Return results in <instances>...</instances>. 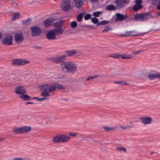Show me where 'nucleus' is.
I'll return each mask as SVG.
<instances>
[{"instance_id":"nucleus-51","label":"nucleus","mask_w":160,"mask_h":160,"mask_svg":"<svg viewBox=\"0 0 160 160\" xmlns=\"http://www.w3.org/2000/svg\"><path fill=\"white\" fill-rule=\"evenodd\" d=\"M120 127L121 128H122L123 129H126V128H127V127H122V126H120Z\"/></svg>"},{"instance_id":"nucleus-46","label":"nucleus","mask_w":160,"mask_h":160,"mask_svg":"<svg viewBox=\"0 0 160 160\" xmlns=\"http://www.w3.org/2000/svg\"><path fill=\"white\" fill-rule=\"evenodd\" d=\"M123 4L128 3L129 2V0H121Z\"/></svg>"},{"instance_id":"nucleus-35","label":"nucleus","mask_w":160,"mask_h":160,"mask_svg":"<svg viewBox=\"0 0 160 160\" xmlns=\"http://www.w3.org/2000/svg\"><path fill=\"white\" fill-rule=\"evenodd\" d=\"M42 92L41 93V96L42 97H43V98H37V100L39 101V102H41L43 101H45L46 100V98H45L46 97H44V96L42 95Z\"/></svg>"},{"instance_id":"nucleus-53","label":"nucleus","mask_w":160,"mask_h":160,"mask_svg":"<svg viewBox=\"0 0 160 160\" xmlns=\"http://www.w3.org/2000/svg\"><path fill=\"white\" fill-rule=\"evenodd\" d=\"M4 139L3 138H0V142L2 141V140H4Z\"/></svg>"},{"instance_id":"nucleus-48","label":"nucleus","mask_w":160,"mask_h":160,"mask_svg":"<svg viewBox=\"0 0 160 160\" xmlns=\"http://www.w3.org/2000/svg\"><path fill=\"white\" fill-rule=\"evenodd\" d=\"M14 160H27L22 158H15Z\"/></svg>"},{"instance_id":"nucleus-45","label":"nucleus","mask_w":160,"mask_h":160,"mask_svg":"<svg viewBox=\"0 0 160 160\" xmlns=\"http://www.w3.org/2000/svg\"><path fill=\"white\" fill-rule=\"evenodd\" d=\"M142 1L141 0H136L135 2L136 5H140V4L141 3Z\"/></svg>"},{"instance_id":"nucleus-17","label":"nucleus","mask_w":160,"mask_h":160,"mask_svg":"<svg viewBox=\"0 0 160 160\" xmlns=\"http://www.w3.org/2000/svg\"><path fill=\"white\" fill-rule=\"evenodd\" d=\"M31 127L28 126H24L21 127L22 133H26L29 132L31 130Z\"/></svg>"},{"instance_id":"nucleus-38","label":"nucleus","mask_w":160,"mask_h":160,"mask_svg":"<svg viewBox=\"0 0 160 160\" xmlns=\"http://www.w3.org/2000/svg\"><path fill=\"white\" fill-rule=\"evenodd\" d=\"M71 25L72 28H74L77 27V24L76 22L73 21L71 22Z\"/></svg>"},{"instance_id":"nucleus-49","label":"nucleus","mask_w":160,"mask_h":160,"mask_svg":"<svg viewBox=\"0 0 160 160\" xmlns=\"http://www.w3.org/2000/svg\"><path fill=\"white\" fill-rule=\"evenodd\" d=\"M136 32L135 31H128V32H127L126 33H132L134 32Z\"/></svg>"},{"instance_id":"nucleus-13","label":"nucleus","mask_w":160,"mask_h":160,"mask_svg":"<svg viewBox=\"0 0 160 160\" xmlns=\"http://www.w3.org/2000/svg\"><path fill=\"white\" fill-rule=\"evenodd\" d=\"M31 29L32 32V35L33 36H37L39 35L41 32V30L38 27H32Z\"/></svg>"},{"instance_id":"nucleus-9","label":"nucleus","mask_w":160,"mask_h":160,"mask_svg":"<svg viewBox=\"0 0 160 160\" xmlns=\"http://www.w3.org/2000/svg\"><path fill=\"white\" fill-rule=\"evenodd\" d=\"M12 37L11 35L6 36L2 39V43L5 45H10L12 44Z\"/></svg>"},{"instance_id":"nucleus-30","label":"nucleus","mask_w":160,"mask_h":160,"mask_svg":"<svg viewBox=\"0 0 160 160\" xmlns=\"http://www.w3.org/2000/svg\"><path fill=\"white\" fill-rule=\"evenodd\" d=\"M31 22V19L28 18L26 20L23 21L22 23L25 25H28L30 24Z\"/></svg>"},{"instance_id":"nucleus-18","label":"nucleus","mask_w":160,"mask_h":160,"mask_svg":"<svg viewBox=\"0 0 160 160\" xmlns=\"http://www.w3.org/2000/svg\"><path fill=\"white\" fill-rule=\"evenodd\" d=\"M117 18L116 20L118 22V21H122L127 18V16L125 15H122L119 13H117L116 14Z\"/></svg>"},{"instance_id":"nucleus-31","label":"nucleus","mask_w":160,"mask_h":160,"mask_svg":"<svg viewBox=\"0 0 160 160\" xmlns=\"http://www.w3.org/2000/svg\"><path fill=\"white\" fill-rule=\"evenodd\" d=\"M141 8V6L139 5H135L133 7V9L136 11L140 9Z\"/></svg>"},{"instance_id":"nucleus-16","label":"nucleus","mask_w":160,"mask_h":160,"mask_svg":"<svg viewBox=\"0 0 160 160\" xmlns=\"http://www.w3.org/2000/svg\"><path fill=\"white\" fill-rule=\"evenodd\" d=\"M149 78L151 80L154 79L156 78L160 79V73H151L148 75Z\"/></svg>"},{"instance_id":"nucleus-27","label":"nucleus","mask_w":160,"mask_h":160,"mask_svg":"<svg viewBox=\"0 0 160 160\" xmlns=\"http://www.w3.org/2000/svg\"><path fill=\"white\" fill-rule=\"evenodd\" d=\"M77 53L76 51L75 50H72L67 52L66 54L68 55L67 56H71Z\"/></svg>"},{"instance_id":"nucleus-42","label":"nucleus","mask_w":160,"mask_h":160,"mask_svg":"<svg viewBox=\"0 0 160 160\" xmlns=\"http://www.w3.org/2000/svg\"><path fill=\"white\" fill-rule=\"evenodd\" d=\"M91 17V15L90 14H86L84 16V18L85 20H87L89 19Z\"/></svg>"},{"instance_id":"nucleus-23","label":"nucleus","mask_w":160,"mask_h":160,"mask_svg":"<svg viewBox=\"0 0 160 160\" xmlns=\"http://www.w3.org/2000/svg\"><path fill=\"white\" fill-rule=\"evenodd\" d=\"M12 18L11 20H12L18 19L21 17L20 14L18 12H17L15 13L12 14Z\"/></svg>"},{"instance_id":"nucleus-52","label":"nucleus","mask_w":160,"mask_h":160,"mask_svg":"<svg viewBox=\"0 0 160 160\" xmlns=\"http://www.w3.org/2000/svg\"><path fill=\"white\" fill-rule=\"evenodd\" d=\"M127 128H131L132 127V126H128L127 127Z\"/></svg>"},{"instance_id":"nucleus-15","label":"nucleus","mask_w":160,"mask_h":160,"mask_svg":"<svg viewBox=\"0 0 160 160\" xmlns=\"http://www.w3.org/2000/svg\"><path fill=\"white\" fill-rule=\"evenodd\" d=\"M70 62H62L61 64V67L62 71L64 72H68Z\"/></svg>"},{"instance_id":"nucleus-47","label":"nucleus","mask_w":160,"mask_h":160,"mask_svg":"<svg viewBox=\"0 0 160 160\" xmlns=\"http://www.w3.org/2000/svg\"><path fill=\"white\" fill-rule=\"evenodd\" d=\"M141 50H139L138 51H136L133 52H132V53L134 54H136L139 53H140L141 52Z\"/></svg>"},{"instance_id":"nucleus-5","label":"nucleus","mask_w":160,"mask_h":160,"mask_svg":"<svg viewBox=\"0 0 160 160\" xmlns=\"http://www.w3.org/2000/svg\"><path fill=\"white\" fill-rule=\"evenodd\" d=\"M61 8L63 11L67 12L71 8V2L69 0H62L60 5Z\"/></svg>"},{"instance_id":"nucleus-44","label":"nucleus","mask_w":160,"mask_h":160,"mask_svg":"<svg viewBox=\"0 0 160 160\" xmlns=\"http://www.w3.org/2000/svg\"><path fill=\"white\" fill-rule=\"evenodd\" d=\"M69 135L71 136L75 137L77 135V134L76 133H73L72 132H70L69 133Z\"/></svg>"},{"instance_id":"nucleus-36","label":"nucleus","mask_w":160,"mask_h":160,"mask_svg":"<svg viewBox=\"0 0 160 160\" xmlns=\"http://www.w3.org/2000/svg\"><path fill=\"white\" fill-rule=\"evenodd\" d=\"M92 22L94 24H97L98 23V20L95 18H92L91 19Z\"/></svg>"},{"instance_id":"nucleus-37","label":"nucleus","mask_w":160,"mask_h":160,"mask_svg":"<svg viewBox=\"0 0 160 160\" xmlns=\"http://www.w3.org/2000/svg\"><path fill=\"white\" fill-rule=\"evenodd\" d=\"M142 34L141 33H138V34H131V35H127V34H121L120 36H126L128 35V36H138L141 35H142Z\"/></svg>"},{"instance_id":"nucleus-1","label":"nucleus","mask_w":160,"mask_h":160,"mask_svg":"<svg viewBox=\"0 0 160 160\" xmlns=\"http://www.w3.org/2000/svg\"><path fill=\"white\" fill-rule=\"evenodd\" d=\"M56 88L62 90H65L64 87L60 84H47L42 87V95L44 97L49 96L50 93L55 90Z\"/></svg>"},{"instance_id":"nucleus-55","label":"nucleus","mask_w":160,"mask_h":160,"mask_svg":"<svg viewBox=\"0 0 160 160\" xmlns=\"http://www.w3.org/2000/svg\"><path fill=\"white\" fill-rule=\"evenodd\" d=\"M91 0L94 2H97L98 0Z\"/></svg>"},{"instance_id":"nucleus-28","label":"nucleus","mask_w":160,"mask_h":160,"mask_svg":"<svg viewBox=\"0 0 160 160\" xmlns=\"http://www.w3.org/2000/svg\"><path fill=\"white\" fill-rule=\"evenodd\" d=\"M114 83L119 85H128V84L124 81H116L113 82Z\"/></svg>"},{"instance_id":"nucleus-57","label":"nucleus","mask_w":160,"mask_h":160,"mask_svg":"<svg viewBox=\"0 0 160 160\" xmlns=\"http://www.w3.org/2000/svg\"><path fill=\"white\" fill-rule=\"evenodd\" d=\"M157 16H160V11L158 13Z\"/></svg>"},{"instance_id":"nucleus-8","label":"nucleus","mask_w":160,"mask_h":160,"mask_svg":"<svg viewBox=\"0 0 160 160\" xmlns=\"http://www.w3.org/2000/svg\"><path fill=\"white\" fill-rule=\"evenodd\" d=\"M67 56L64 55L59 56L58 57H52L48 60L53 62L59 63L65 60Z\"/></svg>"},{"instance_id":"nucleus-24","label":"nucleus","mask_w":160,"mask_h":160,"mask_svg":"<svg viewBox=\"0 0 160 160\" xmlns=\"http://www.w3.org/2000/svg\"><path fill=\"white\" fill-rule=\"evenodd\" d=\"M106 9L108 10H116V7L113 5H108L106 7Z\"/></svg>"},{"instance_id":"nucleus-43","label":"nucleus","mask_w":160,"mask_h":160,"mask_svg":"<svg viewBox=\"0 0 160 160\" xmlns=\"http://www.w3.org/2000/svg\"><path fill=\"white\" fill-rule=\"evenodd\" d=\"M121 55H118L117 54H112L111 55V57L114 58H119L120 57Z\"/></svg>"},{"instance_id":"nucleus-22","label":"nucleus","mask_w":160,"mask_h":160,"mask_svg":"<svg viewBox=\"0 0 160 160\" xmlns=\"http://www.w3.org/2000/svg\"><path fill=\"white\" fill-rule=\"evenodd\" d=\"M13 132L16 134H21L22 133L21 127H14L12 129Z\"/></svg>"},{"instance_id":"nucleus-29","label":"nucleus","mask_w":160,"mask_h":160,"mask_svg":"<svg viewBox=\"0 0 160 160\" xmlns=\"http://www.w3.org/2000/svg\"><path fill=\"white\" fill-rule=\"evenodd\" d=\"M84 15V13L83 12H81L79 13L78 15L77 18V20L78 21L80 22L81 21L83 16Z\"/></svg>"},{"instance_id":"nucleus-34","label":"nucleus","mask_w":160,"mask_h":160,"mask_svg":"<svg viewBox=\"0 0 160 160\" xmlns=\"http://www.w3.org/2000/svg\"><path fill=\"white\" fill-rule=\"evenodd\" d=\"M102 13L100 11H97L94 12L92 15L95 17H98L99 16V15H100Z\"/></svg>"},{"instance_id":"nucleus-59","label":"nucleus","mask_w":160,"mask_h":160,"mask_svg":"<svg viewBox=\"0 0 160 160\" xmlns=\"http://www.w3.org/2000/svg\"><path fill=\"white\" fill-rule=\"evenodd\" d=\"M37 98H36V97H34V98H33L35 99H36L37 100Z\"/></svg>"},{"instance_id":"nucleus-25","label":"nucleus","mask_w":160,"mask_h":160,"mask_svg":"<svg viewBox=\"0 0 160 160\" xmlns=\"http://www.w3.org/2000/svg\"><path fill=\"white\" fill-rule=\"evenodd\" d=\"M20 97L24 100H28L30 99V97L28 95L24 94L21 95Z\"/></svg>"},{"instance_id":"nucleus-7","label":"nucleus","mask_w":160,"mask_h":160,"mask_svg":"<svg viewBox=\"0 0 160 160\" xmlns=\"http://www.w3.org/2000/svg\"><path fill=\"white\" fill-rule=\"evenodd\" d=\"M62 25L61 23H56L54 26V29L52 30L56 35L62 34L64 32L63 29L61 28Z\"/></svg>"},{"instance_id":"nucleus-20","label":"nucleus","mask_w":160,"mask_h":160,"mask_svg":"<svg viewBox=\"0 0 160 160\" xmlns=\"http://www.w3.org/2000/svg\"><path fill=\"white\" fill-rule=\"evenodd\" d=\"M117 8L118 9L123 8L124 7L121 0H116L114 2Z\"/></svg>"},{"instance_id":"nucleus-12","label":"nucleus","mask_w":160,"mask_h":160,"mask_svg":"<svg viewBox=\"0 0 160 160\" xmlns=\"http://www.w3.org/2000/svg\"><path fill=\"white\" fill-rule=\"evenodd\" d=\"M56 35L53 30L49 31L46 34L47 38L50 40H53L56 39Z\"/></svg>"},{"instance_id":"nucleus-10","label":"nucleus","mask_w":160,"mask_h":160,"mask_svg":"<svg viewBox=\"0 0 160 160\" xmlns=\"http://www.w3.org/2000/svg\"><path fill=\"white\" fill-rule=\"evenodd\" d=\"M77 69V65L73 62H70L68 72L75 74L76 72Z\"/></svg>"},{"instance_id":"nucleus-19","label":"nucleus","mask_w":160,"mask_h":160,"mask_svg":"<svg viewBox=\"0 0 160 160\" xmlns=\"http://www.w3.org/2000/svg\"><path fill=\"white\" fill-rule=\"evenodd\" d=\"M54 20V19L53 18H48L44 22V26L45 27H48L51 25Z\"/></svg>"},{"instance_id":"nucleus-11","label":"nucleus","mask_w":160,"mask_h":160,"mask_svg":"<svg viewBox=\"0 0 160 160\" xmlns=\"http://www.w3.org/2000/svg\"><path fill=\"white\" fill-rule=\"evenodd\" d=\"M15 92L18 94H23L26 93V90L25 88L22 86H19L15 88Z\"/></svg>"},{"instance_id":"nucleus-14","label":"nucleus","mask_w":160,"mask_h":160,"mask_svg":"<svg viewBox=\"0 0 160 160\" xmlns=\"http://www.w3.org/2000/svg\"><path fill=\"white\" fill-rule=\"evenodd\" d=\"M140 119L144 124H149L152 122V118L150 117H141Z\"/></svg>"},{"instance_id":"nucleus-4","label":"nucleus","mask_w":160,"mask_h":160,"mask_svg":"<svg viewBox=\"0 0 160 160\" xmlns=\"http://www.w3.org/2000/svg\"><path fill=\"white\" fill-rule=\"evenodd\" d=\"M14 37L15 42L18 44L21 43L24 40V37L22 32L21 31L16 32Z\"/></svg>"},{"instance_id":"nucleus-54","label":"nucleus","mask_w":160,"mask_h":160,"mask_svg":"<svg viewBox=\"0 0 160 160\" xmlns=\"http://www.w3.org/2000/svg\"><path fill=\"white\" fill-rule=\"evenodd\" d=\"M33 103V102H28L27 103H26V104H32Z\"/></svg>"},{"instance_id":"nucleus-41","label":"nucleus","mask_w":160,"mask_h":160,"mask_svg":"<svg viewBox=\"0 0 160 160\" xmlns=\"http://www.w3.org/2000/svg\"><path fill=\"white\" fill-rule=\"evenodd\" d=\"M103 128L105 130L107 131L112 130L114 129V128L110 127H103Z\"/></svg>"},{"instance_id":"nucleus-40","label":"nucleus","mask_w":160,"mask_h":160,"mask_svg":"<svg viewBox=\"0 0 160 160\" xmlns=\"http://www.w3.org/2000/svg\"><path fill=\"white\" fill-rule=\"evenodd\" d=\"M117 149L119 151H124L125 152H126V150L125 148L123 147L117 148Z\"/></svg>"},{"instance_id":"nucleus-39","label":"nucleus","mask_w":160,"mask_h":160,"mask_svg":"<svg viewBox=\"0 0 160 160\" xmlns=\"http://www.w3.org/2000/svg\"><path fill=\"white\" fill-rule=\"evenodd\" d=\"M112 30V28L108 27H107L106 28H105L102 31V32H106L108 31H111Z\"/></svg>"},{"instance_id":"nucleus-2","label":"nucleus","mask_w":160,"mask_h":160,"mask_svg":"<svg viewBox=\"0 0 160 160\" xmlns=\"http://www.w3.org/2000/svg\"><path fill=\"white\" fill-rule=\"evenodd\" d=\"M70 138L68 135H57L54 137L52 140L53 142L55 143L57 142H67L70 140Z\"/></svg>"},{"instance_id":"nucleus-6","label":"nucleus","mask_w":160,"mask_h":160,"mask_svg":"<svg viewBox=\"0 0 160 160\" xmlns=\"http://www.w3.org/2000/svg\"><path fill=\"white\" fill-rule=\"evenodd\" d=\"M29 63V62L27 60H23L21 59H14L12 60V64L13 65L21 66L24 65L26 64Z\"/></svg>"},{"instance_id":"nucleus-21","label":"nucleus","mask_w":160,"mask_h":160,"mask_svg":"<svg viewBox=\"0 0 160 160\" xmlns=\"http://www.w3.org/2000/svg\"><path fill=\"white\" fill-rule=\"evenodd\" d=\"M99 77L101 79L104 77V74H102L100 75H95L93 76H89L86 79V81H88L90 79H93L95 78Z\"/></svg>"},{"instance_id":"nucleus-26","label":"nucleus","mask_w":160,"mask_h":160,"mask_svg":"<svg viewBox=\"0 0 160 160\" xmlns=\"http://www.w3.org/2000/svg\"><path fill=\"white\" fill-rule=\"evenodd\" d=\"M74 2L77 8H80L82 5V2L81 0H74Z\"/></svg>"},{"instance_id":"nucleus-3","label":"nucleus","mask_w":160,"mask_h":160,"mask_svg":"<svg viewBox=\"0 0 160 160\" xmlns=\"http://www.w3.org/2000/svg\"><path fill=\"white\" fill-rule=\"evenodd\" d=\"M133 17L134 20L140 22L146 21L152 18L150 14L148 13L136 14Z\"/></svg>"},{"instance_id":"nucleus-56","label":"nucleus","mask_w":160,"mask_h":160,"mask_svg":"<svg viewBox=\"0 0 160 160\" xmlns=\"http://www.w3.org/2000/svg\"><path fill=\"white\" fill-rule=\"evenodd\" d=\"M2 38V35L1 32H0V39Z\"/></svg>"},{"instance_id":"nucleus-50","label":"nucleus","mask_w":160,"mask_h":160,"mask_svg":"<svg viewBox=\"0 0 160 160\" xmlns=\"http://www.w3.org/2000/svg\"><path fill=\"white\" fill-rule=\"evenodd\" d=\"M157 6V8L158 10H160V4H158Z\"/></svg>"},{"instance_id":"nucleus-32","label":"nucleus","mask_w":160,"mask_h":160,"mask_svg":"<svg viewBox=\"0 0 160 160\" xmlns=\"http://www.w3.org/2000/svg\"><path fill=\"white\" fill-rule=\"evenodd\" d=\"M108 23V21L106 20H103L100 22L98 23L97 25L98 26L103 25L107 24Z\"/></svg>"},{"instance_id":"nucleus-58","label":"nucleus","mask_w":160,"mask_h":160,"mask_svg":"<svg viewBox=\"0 0 160 160\" xmlns=\"http://www.w3.org/2000/svg\"><path fill=\"white\" fill-rule=\"evenodd\" d=\"M129 123H130L131 124H133V122H130Z\"/></svg>"},{"instance_id":"nucleus-33","label":"nucleus","mask_w":160,"mask_h":160,"mask_svg":"<svg viewBox=\"0 0 160 160\" xmlns=\"http://www.w3.org/2000/svg\"><path fill=\"white\" fill-rule=\"evenodd\" d=\"M120 57H121L122 58L124 59H130L132 58V56L130 54H127L124 56L121 55Z\"/></svg>"}]
</instances>
